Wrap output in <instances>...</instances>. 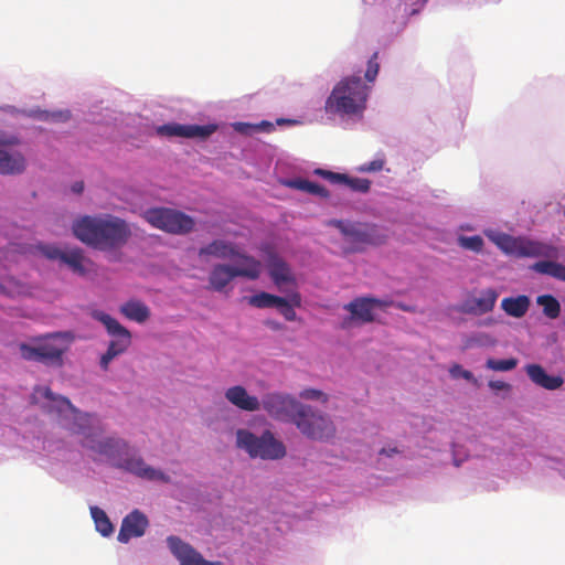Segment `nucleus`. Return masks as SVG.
<instances>
[{
    "label": "nucleus",
    "mask_w": 565,
    "mask_h": 565,
    "mask_svg": "<svg viewBox=\"0 0 565 565\" xmlns=\"http://www.w3.org/2000/svg\"><path fill=\"white\" fill-rule=\"evenodd\" d=\"M377 58H379V52H374L367 62V68H366L364 76H365V79L370 83L374 82L379 74L380 65H379Z\"/></svg>",
    "instance_id": "c9c22d12"
},
{
    "label": "nucleus",
    "mask_w": 565,
    "mask_h": 565,
    "mask_svg": "<svg viewBox=\"0 0 565 565\" xmlns=\"http://www.w3.org/2000/svg\"><path fill=\"white\" fill-rule=\"evenodd\" d=\"M51 116L54 120H66L70 118V113L68 111L53 113Z\"/></svg>",
    "instance_id": "79ce46f5"
},
{
    "label": "nucleus",
    "mask_w": 565,
    "mask_h": 565,
    "mask_svg": "<svg viewBox=\"0 0 565 565\" xmlns=\"http://www.w3.org/2000/svg\"><path fill=\"white\" fill-rule=\"evenodd\" d=\"M329 226L338 230L345 254L363 252L367 246L382 244L385 238L375 225L367 223L333 220L329 222Z\"/></svg>",
    "instance_id": "39448f33"
},
{
    "label": "nucleus",
    "mask_w": 565,
    "mask_h": 565,
    "mask_svg": "<svg viewBox=\"0 0 565 565\" xmlns=\"http://www.w3.org/2000/svg\"><path fill=\"white\" fill-rule=\"evenodd\" d=\"M260 408L277 420L292 423L298 429H302L310 435L313 434L303 422V416H306L305 405L290 395L277 392L268 393L263 396Z\"/></svg>",
    "instance_id": "423d86ee"
},
{
    "label": "nucleus",
    "mask_w": 565,
    "mask_h": 565,
    "mask_svg": "<svg viewBox=\"0 0 565 565\" xmlns=\"http://www.w3.org/2000/svg\"><path fill=\"white\" fill-rule=\"evenodd\" d=\"M397 307H398L399 309L404 310V311H411V308H409V307L404 306V305H402V303H399Z\"/></svg>",
    "instance_id": "a18cd8bd"
},
{
    "label": "nucleus",
    "mask_w": 565,
    "mask_h": 565,
    "mask_svg": "<svg viewBox=\"0 0 565 565\" xmlns=\"http://www.w3.org/2000/svg\"><path fill=\"white\" fill-rule=\"evenodd\" d=\"M284 184L287 185L288 188H291V189H295V190H298V191H301L307 194L318 196L321 199H327L329 196V192L324 186L320 185L317 182L309 181L307 179H302V178L290 179V180H286L284 182Z\"/></svg>",
    "instance_id": "a878e982"
},
{
    "label": "nucleus",
    "mask_w": 565,
    "mask_h": 565,
    "mask_svg": "<svg viewBox=\"0 0 565 565\" xmlns=\"http://www.w3.org/2000/svg\"><path fill=\"white\" fill-rule=\"evenodd\" d=\"M36 248L45 258L50 260H60L67 265L75 274L83 276L87 273V269L84 266L86 258L81 248L76 247L63 250L52 244H39Z\"/></svg>",
    "instance_id": "f8f14e48"
},
{
    "label": "nucleus",
    "mask_w": 565,
    "mask_h": 565,
    "mask_svg": "<svg viewBox=\"0 0 565 565\" xmlns=\"http://www.w3.org/2000/svg\"><path fill=\"white\" fill-rule=\"evenodd\" d=\"M121 467L146 480H159L166 483L170 481V478L166 473L148 466L141 457L126 458Z\"/></svg>",
    "instance_id": "4be33fe9"
},
{
    "label": "nucleus",
    "mask_w": 565,
    "mask_h": 565,
    "mask_svg": "<svg viewBox=\"0 0 565 565\" xmlns=\"http://www.w3.org/2000/svg\"><path fill=\"white\" fill-rule=\"evenodd\" d=\"M243 126H245V125H244V124H242V122H238V124L236 125V129H237V130H242V127H243Z\"/></svg>",
    "instance_id": "de8ad7c7"
},
{
    "label": "nucleus",
    "mask_w": 565,
    "mask_h": 565,
    "mask_svg": "<svg viewBox=\"0 0 565 565\" xmlns=\"http://www.w3.org/2000/svg\"><path fill=\"white\" fill-rule=\"evenodd\" d=\"M200 256H213L216 258L227 259V258H234L238 257L241 259V256L244 254H239L236 249V246L232 243H227L222 239H215L209 245L202 247L199 250Z\"/></svg>",
    "instance_id": "393cba45"
},
{
    "label": "nucleus",
    "mask_w": 565,
    "mask_h": 565,
    "mask_svg": "<svg viewBox=\"0 0 565 565\" xmlns=\"http://www.w3.org/2000/svg\"><path fill=\"white\" fill-rule=\"evenodd\" d=\"M301 306V296L297 291H292L288 295V298L282 297L281 302H277L276 308L279 313L287 321H295L297 319V313L295 311V307Z\"/></svg>",
    "instance_id": "c85d7f7f"
},
{
    "label": "nucleus",
    "mask_w": 565,
    "mask_h": 565,
    "mask_svg": "<svg viewBox=\"0 0 565 565\" xmlns=\"http://www.w3.org/2000/svg\"><path fill=\"white\" fill-rule=\"evenodd\" d=\"M491 241L507 255L518 258L550 256L552 247L524 237H513L499 233L490 236Z\"/></svg>",
    "instance_id": "9d476101"
},
{
    "label": "nucleus",
    "mask_w": 565,
    "mask_h": 565,
    "mask_svg": "<svg viewBox=\"0 0 565 565\" xmlns=\"http://www.w3.org/2000/svg\"><path fill=\"white\" fill-rule=\"evenodd\" d=\"M31 401L45 412L56 413L67 419L65 426L72 433L82 435L83 447L96 454L115 458L127 448V444L120 438H102V430L93 425V417L89 414L79 412L68 398L54 394L47 386H36Z\"/></svg>",
    "instance_id": "f257e3e1"
},
{
    "label": "nucleus",
    "mask_w": 565,
    "mask_h": 565,
    "mask_svg": "<svg viewBox=\"0 0 565 565\" xmlns=\"http://www.w3.org/2000/svg\"><path fill=\"white\" fill-rule=\"evenodd\" d=\"M537 303L543 307L544 315L550 319H556L561 313V305L552 295L539 296Z\"/></svg>",
    "instance_id": "2f4dec72"
},
{
    "label": "nucleus",
    "mask_w": 565,
    "mask_h": 565,
    "mask_svg": "<svg viewBox=\"0 0 565 565\" xmlns=\"http://www.w3.org/2000/svg\"><path fill=\"white\" fill-rule=\"evenodd\" d=\"M489 386L494 391H509L511 388L510 384L502 381H490Z\"/></svg>",
    "instance_id": "ea45409f"
},
{
    "label": "nucleus",
    "mask_w": 565,
    "mask_h": 565,
    "mask_svg": "<svg viewBox=\"0 0 565 565\" xmlns=\"http://www.w3.org/2000/svg\"><path fill=\"white\" fill-rule=\"evenodd\" d=\"M167 543L170 552L179 561L180 565H223L218 561L211 562L205 559L192 545L178 536H168Z\"/></svg>",
    "instance_id": "dca6fc26"
},
{
    "label": "nucleus",
    "mask_w": 565,
    "mask_h": 565,
    "mask_svg": "<svg viewBox=\"0 0 565 565\" xmlns=\"http://www.w3.org/2000/svg\"><path fill=\"white\" fill-rule=\"evenodd\" d=\"M266 264L271 280L280 290L285 284H296L289 265L270 248L267 250Z\"/></svg>",
    "instance_id": "aec40b11"
},
{
    "label": "nucleus",
    "mask_w": 565,
    "mask_h": 565,
    "mask_svg": "<svg viewBox=\"0 0 565 565\" xmlns=\"http://www.w3.org/2000/svg\"><path fill=\"white\" fill-rule=\"evenodd\" d=\"M74 340L75 335L72 331L51 332L32 339V344L21 343L19 350L25 361L62 367L64 354L70 350Z\"/></svg>",
    "instance_id": "20e7f679"
},
{
    "label": "nucleus",
    "mask_w": 565,
    "mask_h": 565,
    "mask_svg": "<svg viewBox=\"0 0 565 565\" xmlns=\"http://www.w3.org/2000/svg\"><path fill=\"white\" fill-rule=\"evenodd\" d=\"M396 451H397L396 448H393L390 450V452L387 455L391 456L393 452H396Z\"/></svg>",
    "instance_id": "09e8293b"
},
{
    "label": "nucleus",
    "mask_w": 565,
    "mask_h": 565,
    "mask_svg": "<svg viewBox=\"0 0 565 565\" xmlns=\"http://www.w3.org/2000/svg\"><path fill=\"white\" fill-rule=\"evenodd\" d=\"M282 122H294L292 120H286V119H278L277 120V124H282Z\"/></svg>",
    "instance_id": "49530a36"
},
{
    "label": "nucleus",
    "mask_w": 565,
    "mask_h": 565,
    "mask_svg": "<svg viewBox=\"0 0 565 565\" xmlns=\"http://www.w3.org/2000/svg\"><path fill=\"white\" fill-rule=\"evenodd\" d=\"M92 317L102 322L108 334L113 338L107 351L100 358V367L108 370L109 363L118 355L125 353L131 344V333L121 326L115 318L99 310H94Z\"/></svg>",
    "instance_id": "6e6552de"
},
{
    "label": "nucleus",
    "mask_w": 565,
    "mask_h": 565,
    "mask_svg": "<svg viewBox=\"0 0 565 565\" xmlns=\"http://www.w3.org/2000/svg\"><path fill=\"white\" fill-rule=\"evenodd\" d=\"M305 408L306 416H303V422L313 434L310 435L299 429L302 435L310 439L318 440L328 439L334 435L335 428L329 417L316 412L311 406L305 405Z\"/></svg>",
    "instance_id": "f3484780"
},
{
    "label": "nucleus",
    "mask_w": 565,
    "mask_h": 565,
    "mask_svg": "<svg viewBox=\"0 0 565 565\" xmlns=\"http://www.w3.org/2000/svg\"><path fill=\"white\" fill-rule=\"evenodd\" d=\"M281 301L282 297L275 296L265 291H262L248 298V303L256 308H276L277 302Z\"/></svg>",
    "instance_id": "473e14b6"
},
{
    "label": "nucleus",
    "mask_w": 565,
    "mask_h": 565,
    "mask_svg": "<svg viewBox=\"0 0 565 565\" xmlns=\"http://www.w3.org/2000/svg\"><path fill=\"white\" fill-rule=\"evenodd\" d=\"M260 127H264V128H266V130H267V131H270V130L273 129V127H274V126H273V124H271V122H269V121H263V122L260 124Z\"/></svg>",
    "instance_id": "c03bdc74"
},
{
    "label": "nucleus",
    "mask_w": 565,
    "mask_h": 565,
    "mask_svg": "<svg viewBox=\"0 0 565 565\" xmlns=\"http://www.w3.org/2000/svg\"><path fill=\"white\" fill-rule=\"evenodd\" d=\"M518 365V360L514 358L505 359V360H495V359H488L486 362V366L489 370L495 371V372H507L515 369Z\"/></svg>",
    "instance_id": "f704fd0d"
},
{
    "label": "nucleus",
    "mask_w": 565,
    "mask_h": 565,
    "mask_svg": "<svg viewBox=\"0 0 565 565\" xmlns=\"http://www.w3.org/2000/svg\"><path fill=\"white\" fill-rule=\"evenodd\" d=\"M300 397L303 399H320V398H322L323 402L327 401L326 394L323 392H321L319 390H315V388L303 390L300 393Z\"/></svg>",
    "instance_id": "4c0bfd02"
},
{
    "label": "nucleus",
    "mask_w": 565,
    "mask_h": 565,
    "mask_svg": "<svg viewBox=\"0 0 565 565\" xmlns=\"http://www.w3.org/2000/svg\"><path fill=\"white\" fill-rule=\"evenodd\" d=\"M371 87L360 76L342 78L326 100V111L333 115L362 117Z\"/></svg>",
    "instance_id": "7ed1b4c3"
},
{
    "label": "nucleus",
    "mask_w": 565,
    "mask_h": 565,
    "mask_svg": "<svg viewBox=\"0 0 565 565\" xmlns=\"http://www.w3.org/2000/svg\"><path fill=\"white\" fill-rule=\"evenodd\" d=\"M530 307V298L525 295L518 297H507L501 301L502 310L510 317L521 318L523 317Z\"/></svg>",
    "instance_id": "bb28decb"
},
{
    "label": "nucleus",
    "mask_w": 565,
    "mask_h": 565,
    "mask_svg": "<svg viewBox=\"0 0 565 565\" xmlns=\"http://www.w3.org/2000/svg\"><path fill=\"white\" fill-rule=\"evenodd\" d=\"M534 271L565 281V266L553 260H540L531 267Z\"/></svg>",
    "instance_id": "c756f323"
},
{
    "label": "nucleus",
    "mask_w": 565,
    "mask_h": 565,
    "mask_svg": "<svg viewBox=\"0 0 565 565\" xmlns=\"http://www.w3.org/2000/svg\"><path fill=\"white\" fill-rule=\"evenodd\" d=\"M90 514L95 522L96 530L103 536H108L113 533L114 526L104 510L98 507H92Z\"/></svg>",
    "instance_id": "7c9ffc66"
},
{
    "label": "nucleus",
    "mask_w": 565,
    "mask_h": 565,
    "mask_svg": "<svg viewBox=\"0 0 565 565\" xmlns=\"http://www.w3.org/2000/svg\"><path fill=\"white\" fill-rule=\"evenodd\" d=\"M153 227L170 234H186L194 227V220L189 214H145Z\"/></svg>",
    "instance_id": "4468645a"
},
{
    "label": "nucleus",
    "mask_w": 565,
    "mask_h": 565,
    "mask_svg": "<svg viewBox=\"0 0 565 565\" xmlns=\"http://www.w3.org/2000/svg\"><path fill=\"white\" fill-rule=\"evenodd\" d=\"M525 372L530 380L545 390L554 391L559 388L564 380L559 375H548L540 364H527Z\"/></svg>",
    "instance_id": "b1692460"
},
{
    "label": "nucleus",
    "mask_w": 565,
    "mask_h": 565,
    "mask_svg": "<svg viewBox=\"0 0 565 565\" xmlns=\"http://www.w3.org/2000/svg\"><path fill=\"white\" fill-rule=\"evenodd\" d=\"M236 445L244 449L252 458L276 460L285 457L286 448L277 440L270 430H265L256 436L247 429H238L236 433Z\"/></svg>",
    "instance_id": "0eeeda50"
},
{
    "label": "nucleus",
    "mask_w": 565,
    "mask_h": 565,
    "mask_svg": "<svg viewBox=\"0 0 565 565\" xmlns=\"http://www.w3.org/2000/svg\"><path fill=\"white\" fill-rule=\"evenodd\" d=\"M313 174L323 178L331 184L340 185L352 192L366 193L371 185L367 179L349 177L348 174L337 173L321 168L315 169Z\"/></svg>",
    "instance_id": "6ab92c4d"
},
{
    "label": "nucleus",
    "mask_w": 565,
    "mask_h": 565,
    "mask_svg": "<svg viewBox=\"0 0 565 565\" xmlns=\"http://www.w3.org/2000/svg\"><path fill=\"white\" fill-rule=\"evenodd\" d=\"M148 525L147 516L139 510H134L124 518L117 539L121 543H128L132 537L142 536Z\"/></svg>",
    "instance_id": "412c9836"
},
{
    "label": "nucleus",
    "mask_w": 565,
    "mask_h": 565,
    "mask_svg": "<svg viewBox=\"0 0 565 565\" xmlns=\"http://www.w3.org/2000/svg\"><path fill=\"white\" fill-rule=\"evenodd\" d=\"M19 143V139L13 136L0 134V173L17 174L25 169L24 157L12 149Z\"/></svg>",
    "instance_id": "ddd939ff"
},
{
    "label": "nucleus",
    "mask_w": 565,
    "mask_h": 565,
    "mask_svg": "<svg viewBox=\"0 0 565 565\" xmlns=\"http://www.w3.org/2000/svg\"><path fill=\"white\" fill-rule=\"evenodd\" d=\"M73 233L81 242L99 250L120 247L130 236V230L125 221L97 218L88 214L73 224Z\"/></svg>",
    "instance_id": "f03ea898"
},
{
    "label": "nucleus",
    "mask_w": 565,
    "mask_h": 565,
    "mask_svg": "<svg viewBox=\"0 0 565 565\" xmlns=\"http://www.w3.org/2000/svg\"><path fill=\"white\" fill-rule=\"evenodd\" d=\"M217 126L209 125H182L178 122L166 124L156 128V134L161 137H181V138H199L206 139L215 130Z\"/></svg>",
    "instance_id": "2eb2a0df"
},
{
    "label": "nucleus",
    "mask_w": 565,
    "mask_h": 565,
    "mask_svg": "<svg viewBox=\"0 0 565 565\" xmlns=\"http://www.w3.org/2000/svg\"><path fill=\"white\" fill-rule=\"evenodd\" d=\"M226 399L237 408L246 412H256L260 409V401L249 395L245 387L235 385L226 390Z\"/></svg>",
    "instance_id": "5701e85b"
},
{
    "label": "nucleus",
    "mask_w": 565,
    "mask_h": 565,
    "mask_svg": "<svg viewBox=\"0 0 565 565\" xmlns=\"http://www.w3.org/2000/svg\"><path fill=\"white\" fill-rule=\"evenodd\" d=\"M450 373L452 376L457 377V376H461L463 377L465 380L467 381H470V382H473V383H477V380L475 379L473 374L468 371V370H463L460 365L456 364L454 365L451 369H450Z\"/></svg>",
    "instance_id": "e433bc0d"
},
{
    "label": "nucleus",
    "mask_w": 565,
    "mask_h": 565,
    "mask_svg": "<svg viewBox=\"0 0 565 565\" xmlns=\"http://www.w3.org/2000/svg\"><path fill=\"white\" fill-rule=\"evenodd\" d=\"M147 212L157 213V212H177V211L172 210V209H168V207H151Z\"/></svg>",
    "instance_id": "37998d69"
},
{
    "label": "nucleus",
    "mask_w": 565,
    "mask_h": 565,
    "mask_svg": "<svg viewBox=\"0 0 565 565\" xmlns=\"http://www.w3.org/2000/svg\"><path fill=\"white\" fill-rule=\"evenodd\" d=\"M262 264L252 256H241L239 266L216 265L210 274V285L212 289L222 291L226 285L235 277H245L257 279L260 275Z\"/></svg>",
    "instance_id": "1a4fd4ad"
},
{
    "label": "nucleus",
    "mask_w": 565,
    "mask_h": 565,
    "mask_svg": "<svg viewBox=\"0 0 565 565\" xmlns=\"http://www.w3.org/2000/svg\"><path fill=\"white\" fill-rule=\"evenodd\" d=\"M84 190V182L83 181H76L72 184V192L75 194H81Z\"/></svg>",
    "instance_id": "a19ab883"
},
{
    "label": "nucleus",
    "mask_w": 565,
    "mask_h": 565,
    "mask_svg": "<svg viewBox=\"0 0 565 565\" xmlns=\"http://www.w3.org/2000/svg\"><path fill=\"white\" fill-rule=\"evenodd\" d=\"M383 164H384V162L382 160H373V161L362 166L361 171H365V172L380 171V170H382Z\"/></svg>",
    "instance_id": "58836bf2"
},
{
    "label": "nucleus",
    "mask_w": 565,
    "mask_h": 565,
    "mask_svg": "<svg viewBox=\"0 0 565 565\" xmlns=\"http://www.w3.org/2000/svg\"><path fill=\"white\" fill-rule=\"evenodd\" d=\"M393 305L392 300L377 299L371 296L356 297L343 306L350 316L343 320V327L354 323L366 324L375 321V309H385Z\"/></svg>",
    "instance_id": "9b49d317"
},
{
    "label": "nucleus",
    "mask_w": 565,
    "mask_h": 565,
    "mask_svg": "<svg viewBox=\"0 0 565 565\" xmlns=\"http://www.w3.org/2000/svg\"><path fill=\"white\" fill-rule=\"evenodd\" d=\"M498 292L488 288L480 292L479 297L468 298L463 300L458 307L457 311L466 315H475L481 316L488 313L493 310L497 299Z\"/></svg>",
    "instance_id": "a211bd4d"
},
{
    "label": "nucleus",
    "mask_w": 565,
    "mask_h": 565,
    "mask_svg": "<svg viewBox=\"0 0 565 565\" xmlns=\"http://www.w3.org/2000/svg\"><path fill=\"white\" fill-rule=\"evenodd\" d=\"M120 312L129 320L142 323L150 317L149 308L139 300H129L121 305Z\"/></svg>",
    "instance_id": "cd10ccee"
},
{
    "label": "nucleus",
    "mask_w": 565,
    "mask_h": 565,
    "mask_svg": "<svg viewBox=\"0 0 565 565\" xmlns=\"http://www.w3.org/2000/svg\"><path fill=\"white\" fill-rule=\"evenodd\" d=\"M458 245L463 248L475 253H480L484 246L483 238L480 235L473 236H458Z\"/></svg>",
    "instance_id": "72a5a7b5"
}]
</instances>
